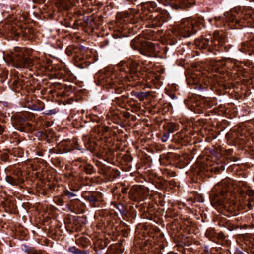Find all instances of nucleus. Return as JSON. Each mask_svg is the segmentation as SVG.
<instances>
[{"mask_svg": "<svg viewBox=\"0 0 254 254\" xmlns=\"http://www.w3.org/2000/svg\"><path fill=\"white\" fill-rule=\"evenodd\" d=\"M149 195V189L144 186L139 185L134 186L130 190L129 198L135 201L142 202Z\"/></svg>", "mask_w": 254, "mask_h": 254, "instance_id": "nucleus-12", "label": "nucleus"}, {"mask_svg": "<svg viewBox=\"0 0 254 254\" xmlns=\"http://www.w3.org/2000/svg\"><path fill=\"white\" fill-rule=\"evenodd\" d=\"M131 94L138 99L140 101H143L147 99L150 96L152 95L151 92H138L136 91H131Z\"/></svg>", "mask_w": 254, "mask_h": 254, "instance_id": "nucleus-26", "label": "nucleus"}, {"mask_svg": "<svg viewBox=\"0 0 254 254\" xmlns=\"http://www.w3.org/2000/svg\"><path fill=\"white\" fill-rule=\"evenodd\" d=\"M230 191L227 180H223L213 188L210 195V201L212 205L221 206L230 214L237 215L238 206Z\"/></svg>", "mask_w": 254, "mask_h": 254, "instance_id": "nucleus-4", "label": "nucleus"}, {"mask_svg": "<svg viewBox=\"0 0 254 254\" xmlns=\"http://www.w3.org/2000/svg\"><path fill=\"white\" fill-rule=\"evenodd\" d=\"M78 189L69 187L68 188H65L63 190L62 193L65 199L67 198L69 201H72L78 197L77 192Z\"/></svg>", "mask_w": 254, "mask_h": 254, "instance_id": "nucleus-21", "label": "nucleus"}, {"mask_svg": "<svg viewBox=\"0 0 254 254\" xmlns=\"http://www.w3.org/2000/svg\"><path fill=\"white\" fill-rule=\"evenodd\" d=\"M162 33H161V30H160V42L162 43L163 44H164L165 42L164 41V38L162 37Z\"/></svg>", "mask_w": 254, "mask_h": 254, "instance_id": "nucleus-57", "label": "nucleus"}, {"mask_svg": "<svg viewBox=\"0 0 254 254\" xmlns=\"http://www.w3.org/2000/svg\"><path fill=\"white\" fill-rule=\"evenodd\" d=\"M81 166L83 168L82 170L87 175H92L96 172L95 168L89 163L85 162Z\"/></svg>", "mask_w": 254, "mask_h": 254, "instance_id": "nucleus-28", "label": "nucleus"}, {"mask_svg": "<svg viewBox=\"0 0 254 254\" xmlns=\"http://www.w3.org/2000/svg\"><path fill=\"white\" fill-rule=\"evenodd\" d=\"M114 197V199H117L119 202L112 201L111 205L113 206V208L116 209L123 218L127 217L128 211L126 207L121 203L122 200L124 199V196H122L121 193H116Z\"/></svg>", "mask_w": 254, "mask_h": 254, "instance_id": "nucleus-18", "label": "nucleus"}, {"mask_svg": "<svg viewBox=\"0 0 254 254\" xmlns=\"http://www.w3.org/2000/svg\"><path fill=\"white\" fill-rule=\"evenodd\" d=\"M246 189L247 188L245 187L243 188H239L238 190V191L239 192V193L240 195H241L242 196H246Z\"/></svg>", "mask_w": 254, "mask_h": 254, "instance_id": "nucleus-48", "label": "nucleus"}, {"mask_svg": "<svg viewBox=\"0 0 254 254\" xmlns=\"http://www.w3.org/2000/svg\"><path fill=\"white\" fill-rule=\"evenodd\" d=\"M240 50L249 55H254V39L242 42Z\"/></svg>", "mask_w": 254, "mask_h": 254, "instance_id": "nucleus-22", "label": "nucleus"}, {"mask_svg": "<svg viewBox=\"0 0 254 254\" xmlns=\"http://www.w3.org/2000/svg\"><path fill=\"white\" fill-rule=\"evenodd\" d=\"M160 170H161V171H162V174H164V175H166V176L168 175L169 172L167 169H164V170L163 171V169L160 168Z\"/></svg>", "mask_w": 254, "mask_h": 254, "instance_id": "nucleus-56", "label": "nucleus"}, {"mask_svg": "<svg viewBox=\"0 0 254 254\" xmlns=\"http://www.w3.org/2000/svg\"><path fill=\"white\" fill-rule=\"evenodd\" d=\"M227 225H228V229L230 231H232L237 228V227L235 225H234V224L229 223Z\"/></svg>", "mask_w": 254, "mask_h": 254, "instance_id": "nucleus-51", "label": "nucleus"}, {"mask_svg": "<svg viewBox=\"0 0 254 254\" xmlns=\"http://www.w3.org/2000/svg\"><path fill=\"white\" fill-rule=\"evenodd\" d=\"M179 125L177 123H170V122L165 123L163 125V129L166 131L162 137V141L166 142L169 136L170 133H174L175 131L179 129Z\"/></svg>", "mask_w": 254, "mask_h": 254, "instance_id": "nucleus-19", "label": "nucleus"}, {"mask_svg": "<svg viewBox=\"0 0 254 254\" xmlns=\"http://www.w3.org/2000/svg\"><path fill=\"white\" fill-rule=\"evenodd\" d=\"M82 197L93 207H100L103 203V195L99 191L85 192Z\"/></svg>", "mask_w": 254, "mask_h": 254, "instance_id": "nucleus-13", "label": "nucleus"}, {"mask_svg": "<svg viewBox=\"0 0 254 254\" xmlns=\"http://www.w3.org/2000/svg\"><path fill=\"white\" fill-rule=\"evenodd\" d=\"M160 243L161 242L163 243V245L160 244V250L163 249L164 248V245H165V242L166 241V239L164 238V234H162L160 232Z\"/></svg>", "mask_w": 254, "mask_h": 254, "instance_id": "nucleus-42", "label": "nucleus"}, {"mask_svg": "<svg viewBox=\"0 0 254 254\" xmlns=\"http://www.w3.org/2000/svg\"><path fill=\"white\" fill-rule=\"evenodd\" d=\"M49 153L59 154V151L57 149V146L56 147H54L52 149H49Z\"/></svg>", "mask_w": 254, "mask_h": 254, "instance_id": "nucleus-52", "label": "nucleus"}, {"mask_svg": "<svg viewBox=\"0 0 254 254\" xmlns=\"http://www.w3.org/2000/svg\"><path fill=\"white\" fill-rule=\"evenodd\" d=\"M81 240L83 241V243L81 244L84 247H86L89 243V239L85 237H81Z\"/></svg>", "mask_w": 254, "mask_h": 254, "instance_id": "nucleus-47", "label": "nucleus"}, {"mask_svg": "<svg viewBox=\"0 0 254 254\" xmlns=\"http://www.w3.org/2000/svg\"><path fill=\"white\" fill-rule=\"evenodd\" d=\"M57 112V111L56 109H53L51 110H46L45 112H43V114L46 115H51L53 114H56Z\"/></svg>", "mask_w": 254, "mask_h": 254, "instance_id": "nucleus-44", "label": "nucleus"}, {"mask_svg": "<svg viewBox=\"0 0 254 254\" xmlns=\"http://www.w3.org/2000/svg\"><path fill=\"white\" fill-rule=\"evenodd\" d=\"M130 12L124 11L118 12L117 14V18L120 22H130L128 28L129 30H132V33H136L138 30L142 27V23L144 20L147 19L141 16L139 12L131 8Z\"/></svg>", "mask_w": 254, "mask_h": 254, "instance_id": "nucleus-6", "label": "nucleus"}, {"mask_svg": "<svg viewBox=\"0 0 254 254\" xmlns=\"http://www.w3.org/2000/svg\"><path fill=\"white\" fill-rule=\"evenodd\" d=\"M120 190L122 193L121 195L122 196H124V198L125 197V196H127L129 197V193L130 192V190L129 187L122 185Z\"/></svg>", "mask_w": 254, "mask_h": 254, "instance_id": "nucleus-35", "label": "nucleus"}, {"mask_svg": "<svg viewBox=\"0 0 254 254\" xmlns=\"http://www.w3.org/2000/svg\"><path fill=\"white\" fill-rule=\"evenodd\" d=\"M0 159L4 162H7L9 159V155L7 152H3L0 155Z\"/></svg>", "mask_w": 254, "mask_h": 254, "instance_id": "nucleus-40", "label": "nucleus"}, {"mask_svg": "<svg viewBox=\"0 0 254 254\" xmlns=\"http://www.w3.org/2000/svg\"><path fill=\"white\" fill-rule=\"evenodd\" d=\"M34 151L36 152V154L37 156L42 157L44 156V153L45 150L42 148H36Z\"/></svg>", "mask_w": 254, "mask_h": 254, "instance_id": "nucleus-41", "label": "nucleus"}, {"mask_svg": "<svg viewBox=\"0 0 254 254\" xmlns=\"http://www.w3.org/2000/svg\"><path fill=\"white\" fill-rule=\"evenodd\" d=\"M110 128L108 126L102 127L100 130L102 131L103 133H107L109 131Z\"/></svg>", "mask_w": 254, "mask_h": 254, "instance_id": "nucleus-49", "label": "nucleus"}, {"mask_svg": "<svg viewBox=\"0 0 254 254\" xmlns=\"http://www.w3.org/2000/svg\"><path fill=\"white\" fill-rule=\"evenodd\" d=\"M25 251L27 252V254H41L37 250L32 248L27 249Z\"/></svg>", "mask_w": 254, "mask_h": 254, "instance_id": "nucleus-45", "label": "nucleus"}, {"mask_svg": "<svg viewBox=\"0 0 254 254\" xmlns=\"http://www.w3.org/2000/svg\"><path fill=\"white\" fill-rule=\"evenodd\" d=\"M152 225L149 234L150 245L154 248L155 250H157L159 248V228L157 226H154L153 224Z\"/></svg>", "mask_w": 254, "mask_h": 254, "instance_id": "nucleus-20", "label": "nucleus"}, {"mask_svg": "<svg viewBox=\"0 0 254 254\" xmlns=\"http://www.w3.org/2000/svg\"><path fill=\"white\" fill-rule=\"evenodd\" d=\"M254 194V190H252L246 189V196H248V198L254 197L253 195Z\"/></svg>", "mask_w": 254, "mask_h": 254, "instance_id": "nucleus-46", "label": "nucleus"}, {"mask_svg": "<svg viewBox=\"0 0 254 254\" xmlns=\"http://www.w3.org/2000/svg\"><path fill=\"white\" fill-rule=\"evenodd\" d=\"M76 65L81 68H84L87 66L86 60L83 56L77 57L75 59Z\"/></svg>", "mask_w": 254, "mask_h": 254, "instance_id": "nucleus-31", "label": "nucleus"}, {"mask_svg": "<svg viewBox=\"0 0 254 254\" xmlns=\"http://www.w3.org/2000/svg\"><path fill=\"white\" fill-rule=\"evenodd\" d=\"M230 61L232 60L230 59L219 60L213 63L212 64L214 66H216L215 69L217 70L220 67L227 66Z\"/></svg>", "mask_w": 254, "mask_h": 254, "instance_id": "nucleus-30", "label": "nucleus"}, {"mask_svg": "<svg viewBox=\"0 0 254 254\" xmlns=\"http://www.w3.org/2000/svg\"><path fill=\"white\" fill-rule=\"evenodd\" d=\"M201 80L196 78L195 74L191 75L188 78V83L195 89H200L202 87L201 83Z\"/></svg>", "mask_w": 254, "mask_h": 254, "instance_id": "nucleus-25", "label": "nucleus"}, {"mask_svg": "<svg viewBox=\"0 0 254 254\" xmlns=\"http://www.w3.org/2000/svg\"><path fill=\"white\" fill-rule=\"evenodd\" d=\"M139 40L137 39H134L131 41V46L133 49H136L138 47V44L139 43Z\"/></svg>", "mask_w": 254, "mask_h": 254, "instance_id": "nucleus-43", "label": "nucleus"}, {"mask_svg": "<svg viewBox=\"0 0 254 254\" xmlns=\"http://www.w3.org/2000/svg\"><path fill=\"white\" fill-rule=\"evenodd\" d=\"M192 1L193 0H191ZM162 4L164 6L167 5L172 6L174 8L185 9L191 6L193 2L189 1V0H160V4Z\"/></svg>", "mask_w": 254, "mask_h": 254, "instance_id": "nucleus-16", "label": "nucleus"}, {"mask_svg": "<svg viewBox=\"0 0 254 254\" xmlns=\"http://www.w3.org/2000/svg\"><path fill=\"white\" fill-rule=\"evenodd\" d=\"M154 220H153V222L155 223V224H158V222H159V217H157V216H154Z\"/></svg>", "mask_w": 254, "mask_h": 254, "instance_id": "nucleus-58", "label": "nucleus"}, {"mask_svg": "<svg viewBox=\"0 0 254 254\" xmlns=\"http://www.w3.org/2000/svg\"><path fill=\"white\" fill-rule=\"evenodd\" d=\"M5 61L16 68H29L33 70L35 69L40 72H44L50 70V60H44L40 58L33 59L28 57L24 53L23 48L16 47L15 51L8 54L4 57Z\"/></svg>", "mask_w": 254, "mask_h": 254, "instance_id": "nucleus-2", "label": "nucleus"}, {"mask_svg": "<svg viewBox=\"0 0 254 254\" xmlns=\"http://www.w3.org/2000/svg\"><path fill=\"white\" fill-rule=\"evenodd\" d=\"M163 184H164V183H163L162 182V181L161 180V179L160 178V183H159V184H160V189H161V187L163 185Z\"/></svg>", "mask_w": 254, "mask_h": 254, "instance_id": "nucleus-63", "label": "nucleus"}, {"mask_svg": "<svg viewBox=\"0 0 254 254\" xmlns=\"http://www.w3.org/2000/svg\"><path fill=\"white\" fill-rule=\"evenodd\" d=\"M4 131V127L0 124V135H2Z\"/></svg>", "mask_w": 254, "mask_h": 254, "instance_id": "nucleus-55", "label": "nucleus"}, {"mask_svg": "<svg viewBox=\"0 0 254 254\" xmlns=\"http://www.w3.org/2000/svg\"><path fill=\"white\" fill-rule=\"evenodd\" d=\"M159 160H160V164H162V158H161V156H160Z\"/></svg>", "mask_w": 254, "mask_h": 254, "instance_id": "nucleus-64", "label": "nucleus"}, {"mask_svg": "<svg viewBox=\"0 0 254 254\" xmlns=\"http://www.w3.org/2000/svg\"><path fill=\"white\" fill-rule=\"evenodd\" d=\"M118 69H104L95 76L98 84L111 89L112 93L120 94L125 91L124 82L140 80L139 64L135 62L121 61L118 64Z\"/></svg>", "mask_w": 254, "mask_h": 254, "instance_id": "nucleus-1", "label": "nucleus"}, {"mask_svg": "<svg viewBox=\"0 0 254 254\" xmlns=\"http://www.w3.org/2000/svg\"><path fill=\"white\" fill-rule=\"evenodd\" d=\"M70 49V47H68L66 50V52L68 55H70L71 54V52Z\"/></svg>", "mask_w": 254, "mask_h": 254, "instance_id": "nucleus-61", "label": "nucleus"}, {"mask_svg": "<svg viewBox=\"0 0 254 254\" xmlns=\"http://www.w3.org/2000/svg\"><path fill=\"white\" fill-rule=\"evenodd\" d=\"M44 104L43 103L40 102L39 103V106L37 108L35 109L36 110H38V111H42L44 109Z\"/></svg>", "mask_w": 254, "mask_h": 254, "instance_id": "nucleus-50", "label": "nucleus"}, {"mask_svg": "<svg viewBox=\"0 0 254 254\" xmlns=\"http://www.w3.org/2000/svg\"><path fill=\"white\" fill-rule=\"evenodd\" d=\"M159 179V177H158L157 176L155 177V178L154 179V184H155V186L156 188L158 187V186L159 185V183L158 182V180Z\"/></svg>", "mask_w": 254, "mask_h": 254, "instance_id": "nucleus-53", "label": "nucleus"}, {"mask_svg": "<svg viewBox=\"0 0 254 254\" xmlns=\"http://www.w3.org/2000/svg\"><path fill=\"white\" fill-rule=\"evenodd\" d=\"M124 248L121 243L117 244L114 248V254H122L124 252Z\"/></svg>", "mask_w": 254, "mask_h": 254, "instance_id": "nucleus-34", "label": "nucleus"}, {"mask_svg": "<svg viewBox=\"0 0 254 254\" xmlns=\"http://www.w3.org/2000/svg\"><path fill=\"white\" fill-rule=\"evenodd\" d=\"M57 148L60 154L71 152V143L69 140H64L57 144Z\"/></svg>", "mask_w": 254, "mask_h": 254, "instance_id": "nucleus-23", "label": "nucleus"}, {"mask_svg": "<svg viewBox=\"0 0 254 254\" xmlns=\"http://www.w3.org/2000/svg\"><path fill=\"white\" fill-rule=\"evenodd\" d=\"M28 80L26 77L23 76H14L12 77L7 83L10 84L12 89L16 92H19L23 89L26 86H28Z\"/></svg>", "mask_w": 254, "mask_h": 254, "instance_id": "nucleus-15", "label": "nucleus"}, {"mask_svg": "<svg viewBox=\"0 0 254 254\" xmlns=\"http://www.w3.org/2000/svg\"><path fill=\"white\" fill-rule=\"evenodd\" d=\"M225 41L226 35L222 31H215L212 37L196 39L195 43L199 49H207L210 53L217 55L221 51L220 48Z\"/></svg>", "mask_w": 254, "mask_h": 254, "instance_id": "nucleus-5", "label": "nucleus"}, {"mask_svg": "<svg viewBox=\"0 0 254 254\" xmlns=\"http://www.w3.org/2000/svg\"><path fill=\"white\" fill-rule=\"evenodd\" d=\"M69 251L75 254H89V252L85 251H81L75 247H71L69 248Z\"/></svg>", "mask_w": 254, "mask_h": 254, "instance_id": "nucleus-36", "label": "nucleus"}, {"mask_svg": "<svg viewBox=\"0 0 254 254\" xmlns=\"http://www.w3.org/2000/svg\"><path fill=\"white\" fill-rule=\"evenodd\" d=\"M5 181L12 186L20 187L25 182L23 172L20 170H14L10 175H7Z\"/></svg>", "mask_w": 254, "mask_h": 254, "instance_id": "nucleus-14", "label": "nucleus"}, {"mask_svg": "<svg viewBox=\"0 0 254 254\" xmlns=\"http://www.w3.org/2000/svg\"><path fill=\"white\" fill-rule=\"evenodd\" d=\"M149 5L148 13H146L145 14L147 15V18H149L152 21L151 25L153 29L148 30V38L155 42L153 43L147 41H141L139 51L143 55L157 58L158 56V51H156V47L159 46L158 42L159 39V29L158 28L159 8L157 7V4L153 1L150 2ZM143 14L144 15V14Z\"/></svg>", "mask_w": 254, "mask_h": 254, "instance_id": "nucleus-3", "label": "nucleus"}, {"mask_svg": "<svg viewBox=\"0 0 254 254\" xmlns=\"http://www.w3.org/2000/svg\"><path fill=\"white\" fill-rule=\"evenodd\" d=\"M123 159L127 163V168H131V162L133 160V157L130 155H125L123 156Z\"/></svg>", "mask_w": 254, "mask_h": 254, "instance_id": "nucleus-37", "label": "nucleus"}, {"mask_svg": "<svg viewBox=\"0 0 254 254\" xmlns=\"http://www.w3.org/2000/svg\"><path fill=\"white\" fill-rule=\"evenodd\" d=\"M247 206L248 208L251 210L254 205V197L248 198L247 201L245 204Z\"/></svg>", "mask_w": 254, "mask_h": 254, "instance_id": "nucleus-39", "label": "nucleus"}, {"mask_svg": "<svg viewBox=\"0 0 254 254\" xmlns=\"http://www.w3.org/2000/svg\"><path fill=\"white\" fill-rule=\"evenodd\" d=\"M26 113L17 114L12 117L13 127L16 129L20 132L28 133L32 132L34 129L33 125L27 122L28 117Z\"/></svg>", "mask_w": 254, "mask_h": 254, "instance_id": "nucleus-10", "label": "nucleus"}, {"mask_svg": "<svg viewBox=\"0 0 254 254\" xmlns=\"http://www.w3.org/2000/svg\"><path fill=\"white\" fill-rule=\"evenodd\" d=\"M91 120L93 121H95L96 122H99V120H100V119L98 118L97 116H93L92 118H91Z\"/></svg>", "mask_w": 254, "mask_h": 254, "instance_id": "nucleus-54", "label": "nucleus"}, {"mask_svg": "<svg viewBox=\"0 0 254 254\" xmlns=\"http://www.w3.org/2000/svg\"><path fill=\"white\" fill-rule=\"evenodd\" d=\"M204 21L203 18H199L197 21L191 18L183 19L172 32L175 35H179L184 38L190 37L197 32L196 27L198 26V23L204 25Z\"/></svg>", "mask_w": 254, "mask_h": 254, "instance_id": "nucleus-7", "label": "nucleus"}, {"mask_svg": "<svg viewBox=\"0 0 254 254\" xmlns=\"http://www.w3.org/2000/svg\"><path fill=\"white\" fill-rule=\"evenodd\" d=\"M56 84H57V86H56L57 87H58V86H62V88H64L65 91L67 93L72 92V91H73V90L74 89V86H73V85L71 83L69 85H67V84L62 85L61 83H56Z\"/></svg>", "mask_w": 254, "mask_h": 254, "instance_id": "nucleus-33", "label": "nucleus"}, {"mask_svg": "<svg viewBox=\"0 0 254 254\" xmlns=\"http://www.w3.org/2000/svg\"><path fill=\"white\" fill-rule=\"evenodd\" d=\"M69 142L71 143V151L74 149L80 150L82 153H84L85 151V147L84 146L83 137L81 140L79 141L76 138H73L72 140H69Z\"/></svg>", "mask_w": 254, "mask_h": 254, "instance_id": "nucleus-24", "label": "nucleus"}, {"mask_svg": "<svg viewBox=\"0 0 254 254\" xmlns=\"http://www.w3.org/2000/svg\"><path fill=\"white\" fill-rule=\"evenodd\" d=\"M65 206L69 211L76 214L83 213L86 207L85 204L78 198L72 201H68Z\"/></svg>", "mask_w": 254, "mask_h": 254, "instance_id": "nucleus-17", "label": "nucleus"}, {"mask_svg": "<svg viewBox=\"0 0 254 254\" xmlns=\"http://www.w3.org/2000/svg\"><path fill=\"white\" fill-rule=\"evenodd\" d=\"M170 17L168 10L160 6V23H161V21L163 22H166L168 21ZM160 26L161 23H160Z\"/></svg>", "mask_w": 254, "mask_h": 254, "instance_id": "nucleus-27", "label": "nucleus"}, {"mask_svg": "<svg viewBox=\"0 0 254 254\" xmlns=\"http://www.w3.org/2000/svg\"><path fill=\"white\" fill-rule=\"evenodd\" d=\"M65 199L64 196H63V193L60 195L56 196L53 197L54 202L59 206H63L64 204Z\"/></svg>", "mask_w": 254, "mask_h": 254, "instance_id": "nucleus-32", "label": "nucleus"}, {"mask_svg": "<svg viewBox=\"0 0 254 254\" xmlns=\"http://www.w3.org/2000/svg\"><path fill=\"white\" fill-rule=\"evenodd\" d=\"M95 162L98 168V172L107 180L113 181L120 176V172L116 168L108 166L99 160H96Z\"/></svg>", "mask_w": 254, "mask_h": 254, "instance_id": "nucleus-11", "label": "nucleus"}, {"mask_svg": "<svg viewBox=\"0 0 254 254\" xmlns=\"http://www.w3.org/2000/svg\"><path fill=\"white\" fill-rule=\"evenodd\" d=\"M160 75L164 73V69L162 68V65H160Z\"/></svg>", "mask_w": 254, "mask_h": 254, "instance_id": "nucleus-59", "label": "nucleus"}, {"mask_svg": "<svg viewBox=\"0 0 254 254\" xmlns=\"http://www.w3.org/2000/svg\"><path fill=\"white\" fill-rule=\"evenodd\" d=\"M121 98L123 99V100H124L127 99V96H126V95H123L121 96Z\"/></svg>", "mask_w": 254, "mask_h": 254, "instance_id": "nucleus-62", "label": "nucleus"}, {"mask_svg": "<svg viewBox=\"0 0 254 254\" xmlns=\"http://www.w3.org/2000/svg\"><path fill=\"white\" fill-rule=\"evenodd\" d=\"M8 71L7 70H4L0 73V83H3L8 77Z\"/></svg>", "mask_w": 254, "mask_h": 254, "instance_id": "nucleus-38", "label": "nucleus"}, {"mask_svg": "<svg viewBox=\"0 0 254 254\" xmlns=\"http://www.w3.org/2000/svg\"><path fill=\"white\" fill-rule=\"evenodd\" d=\"M84 146L85 150L96 154L98 157H103V159L110 163L114 161L115 155L110 149H103L102 153L98 152L99 145L96 142L94 139L90 138L87 136H83Z\"/></svg>", "mask_w": 254, "mask_h": 254, "instance_id": "nucleus-8", "label": "nucleus"}, {"mask_svg": "<svg viewBox=\"0 0 254 254\" xmlns=\"http://www.w3.org/2000/svg\"><path fill=\"white\" fill-rule=\"evenodd\" d=\"M237 12L236 10H231L224 14V17H215L213 18H209V22L212 24H214L217 27H221L222 25H225L226 23L229 25L231 28H239L237 26L239 24L240 21L237 17Z\"/></svg>", "mask_w": 254, "mask_h": 254, "instance_id": "nucleus-9", "label": "nucleus"}, {"mask_svg": "<svg viewBox=\"0 0 254 254\" xmlns=\"http://www.w3.org/2000/svg\"><path fill=\"white\" fill-rule=\"evenodd\" d=\"M82 219L80 217H73L70 219V224L73 229H78L82 226Z\"/></svg>", "mask_w": 254, "mask_h": 254, "instance_id": "nucleus-29", "label": "nucleus"}, {"mask_svg": "<svg viewBox=\"0 0 254 254\" xmlns=\"http://www.w3.org/2000/svg\"><path fill=\"white\" fill-rule=\"evenodd\" d=\"M49 187L51 190H54L56 188V185L51 184L50 185Z\"/></svg>", "mask_w": 254, "mask_h": 254, "instance_id": "nucleus-60", "label": "nucleus"}]
</instances>
